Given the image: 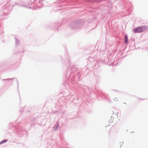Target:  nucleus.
<instances>
[{
  "instance_id": "obj_6",
  "label": "nucleus",
  "mask_w": 148,
  "mask_h": 148,
  "mask_svg": "<svg viewBox=\"0 0 148 148\" xmlns=\"http://www.w3.org/2000/svg\"><path fill=\"white\" fill-rule=\"evenodd\" d=\"M58 126H59L58 124V123H57L56 125H55L54 126V129L55 130H56L58 129Z\"/></svg>"
},
{
  "instance_id": "obj_3",
  "label": "nucleus",
  "mask_w": 148,
  "mask_h": 148,
  "mask_svg": "<svg viewBox=\"0 0 148 148\" xmlns=\"http://www.w3.org/2000/svg\"><path fill=\"white\" fill-rule=\"evenodd\" d=\"M16 131L18 132L19 133L21 134L23 131V128L19 126L18 125L15 127Z\"/></svg>"
},
{
  "instance_id": "obj_2",
  "label": "nucleus",
  "mask_w": 148,
  "mask_h": 148,
  "mask_svg": "<svg viewBox=\"0 0 148 148\" xmlns=\"http://www.w3.org/2000/svg\"><path fill=\"white\" fill-rule=\"evenodd\" d=\"M14 5H10L9 3H8L4 5L3 8L8 12H10L12 10V7Z\"/></svg>"
},
{
  "instance_id": "obj_7",
  "label": "nucleus",
  "mask_w": 148,
  "mask_h": 148,
  "mask_svg": "<svg viewBox=\"0 0 148 148\" xmlns=\"http://www.w3.org/2000/svg\"><path fill=\"white\" fill-rule=\"evenodd\" d=\"M7 140H2V141L0 142V145L3 144L4 143H5L7 141Z\"/></svg>"
},
{
  "instance_id": "obj_9",
  "label": "nucleus",
  "mask_w": 148,
  "mask_h": 148,
  "mask_svg": "<svg viewBox=\"0 0 148 148\" xmlns=\"http://www.w3.org/2000/svg\"><path fill=\"white\" fill-rule=\"evenodd\" d=\"M44 0H35L34 1L36 3L38 2V3H40L41 2L43 1Z\"/></svg>"
},
{
  "instance_id": "obj_18",
  "label": "nucleus",
  "mask_w": 148,
  "mask_h": 148,
  "mask_svg": "<svg viewBox=\"0 0 148 148\" xmlns=\"http://www.w3.org/2000/svg\"><path fill=\"white\" fill-rule=\"evenodd\" d=\"M29 8H31V7L30 6H29Z\"/></svg>"
},
{
  "instance_id": "obj_8",
  "label": "nucleus",
  "mask_w": 148,
  "mask_h": 148,
  "mask_svg": "<svg viewBox=\"0 0 148 148\" xmlns=\"http://www.w3.org/2000/svg\"><path fill=\"white\" fill-rule=\"evenodd\" d=\"M14 78H11V79H1V80L3 81H8V80H9L13 79Z\"/></svg>"
},
{
  "instance_id": "obj_12",
  "label": "nucleus",
  "mask_w": 148,
  "mask_h": 148,
  "mask_svg": "<svg viewBox=\"0 0 148 148\" xmlns=\"http://www.w3.org/2000/svg\"><path fill=\"white\" fill-rule=\"evenodd\" d=\"M123 142H121L120 143V144L121 145H123Z\"/></svg>"
},
{
  "instance_id": "obj_13",
  "label": "nucleus",
  "mask_w": 148,
  "mask_h": 148,
  "mask_svg": "<svg viewBox=\"0 0 148 148\" xmlns=\"http://www.w3.org/2000/svg\"><path fill=\"white\" fill-rule=\"evenodd\" d=\"M91 58V57H89L88 58V59L89 60V61H90V59Z\"/></svg>"
},
{
  "instance_id": "obj_11",
  "label": "nucleus",
  "mask_w": 148,
  "mask_h": 148,
  "mask_svg": "<svg viewBox=\"0 0 148 148\" xmlns=\"http://www.w3.org/2000/svg\"><path fill=\"white\" fill-rule=\"evenodd\" d=\"M114 100L115 101H117V99L116 98H115L114 99Z\"/></svg>"
},
{
  "instance_id": "obj_4",
  "label": "nucleus",
  "mask_w": 148,
  "mask_h": 148,
  "mask_svg": "<svg viewBox=\"0 0 148 148\" xmlns=\"http://www.w3.org/2000/svg\"><path fill=\"white\" fill-rule=\"evenodd\" d=\"M127 38L128 37L127 36V35H125V43H128V42L127 41Z\"/></svg>"
},
{
  "instance_id": "obj_16",
  "label": "nucleus",
  "mask_w": 148,
  "mask_h": 148,
  "mask_svg": "<svg viewBox=\"0 0 148 148\" xmlns=\"http://www.w3.org/2000/svg\"><path fill=\"white\" fill-rule=\"evenodd\" d=\"M37 7L38 8H40V7H39L38 6H37Z\"/></svg>"
},
{
  "instance_id": "obj_10",
  "label": "nucleus",
  "mask_w": 148,
  "mask_h": 148,
  "mask_svg": "<svg viewBox=\"0 0 148 148\" xmlns=\"http://www.w3.org/2000/svg\"><path fill=\"white\" fill-rule=\"evenodd\" d=\"M104 96L105 97V98L106 99H108L109 100V101H110L109 99V98L108 97V96H107V95H104Z\"/></svg>"
},
{
  "instance_id": "obj_20",
  "label": "nucleus",
  "mask_w": 148,
  "mask_h": 148,
  "mask_svg": "<svg viewBox=\"0 0 148 148\" xmlns=\"http://www.w3.org/2000/svg\"><path fill=\"white\" fill-rule=\"evenodd\" d=\"M73 80V79H71V80Z\"/></svg>"
},
{
  "instance_id": "obj_1",
  "label": "nucleus",
  "mask_w": 148,
  "mask_h": 148,
  "mask_svg": "<svg viewBox=\"0 0 148 148\" xmlns=\"http://www.w3.org/2000/svg\"><path fill=\"white\" fill-rule=\"evenodd\" d=\"M147 27L145 26H141L138 27L133 29L134 32L135 33H139L143 32L146 30Z\"/></svg>"
},
{
  "instance_id": "obj_14",
  "label": "nucleus",
  "mask_w": 148,
  "mask_h": 148,
  "mask_svg": "<svg viewBox=\"0 0 148 148\" xmlns=\"http://www.w3.org/2000/svg\"><path fill=\"white\" fill-rule=\"evenodd\" d=\"M21 6H23V7H26V8H27V7L26 6H25V5H21Z\"/></svg>"
},
{
  "instance_id": "obj_15",
  "label": "nucleus",
  "mask_w": 148,
  "mask_h": 148,
  "mask_svg": "<svg viewBox=\"0 0 148 148\" xmlns=\"http://www.w3.org/2000/svg\"><path fill=\"white\" fill-rule=\"evenodd\" d=\"M70 69H71V68H70V67H69V68H68V70H70Z\"/></svg>"
},
{
  "instance_id": "obj_19",
  "label": "nucleus",
  "mask_w": 148,
  "mask_h": 148,
  "mask_svg": "<svg viewBox=\"0 0 148 148\" xmlns=\"http://www.w3.org/2000/svg\"><path fill=\"white\" fill-rule=\"evenodd\" d=\"M14 1V0H11V1Z\"/></svg>"
},
{
  "instance_id": "obj_17",
  "label": "nucleus",
  "mask_w": 148,
  "mask_h": 148,
  "mask_svg": "<svg viewBox=\"0 0 148 148\" xmlns=\"http://www.w3.org/2000/svg\"><path fill=\"white\" fill-rule=\"evenodd\" d=\"M17 3H15V5H17Z\"/></svg>"
},
{
  "instance_id": "obj_5",
  "label": "nucleus",
  "mask_w": 148,
  "mask_h": 148,
  "mask_svg": "<svg viewBox=\"0 0 148 148\" xmlns=\"http://www.w3.org/2000/svg\"><path fill=\"white\" fill-rule=\"evenodd\" d=\"M15 39L16 45H18L19 44V41L16 38V37H15Z\"/></svg>"
}]
</instances>
